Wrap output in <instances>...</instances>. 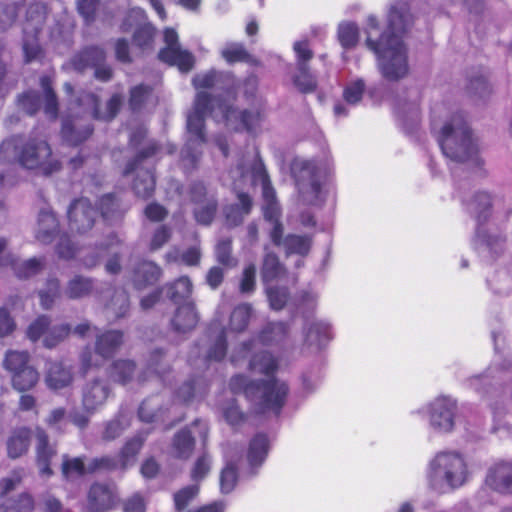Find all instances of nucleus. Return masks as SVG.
Here are the masks:
<instances>
[{
	"label": "nucleus",
	"mask_w": 512,
	"mask_h": 512,
	"mask_svg": "<svg viewBox=\"0 0 512 512\" xmlns=\"http://www.w3.org/2000/svg\"><path fill=\"white\" fill-rule=\"evenodd\" d=\"M409 18L408 12L393 6L388 14V30L378 40L370 36L366 39L367 47L377 55L382 76L388 81H398L409 72L407 48L402 39Z\"/></svg>",
	"instance_id": "obj_1"
},
{
	"label": "nucleus",
	"mask_w": 512,
	"mask_h": 512,
	"mask_svg": "<svg viewBox=\"0 0 512 512\" xmlns=\"http://www.w3.org/2000/svg\"><path fill=\"white\" fill-rule=\"evenodd\" d=\"M51 156L52 149L47 140L36 134H15L0 145V161L16 163L28 170L40 168L45 176L62 168L59 160H49Z\"/></svg>",
	"instance_id": "obj_2"
},
{
	"label": "nucleus",
	"mask_w": 512,
	"mask_h": 512,
	"mask_svg": "<svg viewBox=\"0 0 512 512\" xmlns=\"http://www.w3.org/2000/svg\"><path fill=\"white\" fill-rule=\"evenodd\" d=\"M229 389L233 394L242 393L248 401H254L256 415L271 413L275 417L281 415L290 394L288 383L277 377L249 379L243 374L230 378Z\"/></svg>",
	"instance_id": "obj_3"
},
{
	"label": "nucleus",
	"mask_w": 512,
	"mask_h": 512,
	"mask_svg": "<svg viewBox=\"0 0 512 512\" xmlns=\"http://www.w3.org/2000/svg\"><path fill=\"white\" fill-rule=\"evenodd\" d=\"M438 142L443 154L452 161L477 160L478 146L462 113H455L443 125Z\"/></svg>",
	"instance_id": "obj_4"
},
{
	"label": "nucleus",
	"mask_w": 512,
	"mask_h": 512,
	"mask_svg": "<svg viewBox=\"0 0 512 512\" xmlns=\"http://www.w3.org/2000/svg\"><path fill=\"white\" fill-rule=\"evenodd\" d=\"M2 366L10 376L12 388L19 393L31 391L39 383L40 373L31 363V355L26 350H7Z\"/></svg>",
	"instance_id": "obj_5"
},
{
	"label": "nucleus",
	"mask_w": 512,
	"mask_h": 512,
	"mask_svg": "<svg viewBox=\"0 0 512 512\" xmlns=\"http://www.w3.org/2000/svg\"><path fill=\"white\" fill-rule=\"evenodd\" d=\"M443 478L452 489L464 484L467 478V465L464 458L457 452H440L431 463L430 484L435 488L434 479Z\"/></svg>",
	"instance_id": "obj_6"
},
{
	"label": "nucleus",
	"mask_w": 512,
	"mask_h": 512,
	"mask_svg": "<svg viewBox=\"0 0 512 512\" xmlns=\"http://www.w3.org/2000/svg\"><path fill=\"white\" fill-rule=\"evenodd\" d=\"M123 104V97L119 93L113 94L106 104V111H101L100 98L92 92L82 91L77 97V105L82 113L87 114L88 118L96 120L111 121L119 113Z\"/></svg>",
	"instance_id": "obj_7"
},
{
	"label": "nucleus",
	"mask_w": 512,
	"mask_h": 512,
	"mask_svg": "<svg viewBox=\"0 0 512 512\" xmlns=\"http://www.w3.org/2000/svg\"><path fill=\"white\" fill-rule=\"evenodd\" d=\"M295 182L300 194L309 204L315 205L320 199L322 184L319 179V169L314 162L306 160L300 164L295 173Z\"/></svg>",
	"instance_id": "obj_8"
},
{
	"label": "nucleus",
	"mask_w": 512,
	"mask_h": 512,
	"mask_svg": "<svg viewBox=\"0 0 512 512\" xmlns=\"http://www.w3.org/2000/svg\"><path fill=\"white\" fill-rule=\"evenodd\" d=\"M96 209L88 198L74 199L67 211L68 225L71 232L85 234L95 224Z\"/></svg>",
	"instance_id": "obj_9"
},
{
	"label": "nucleus",
	"mask_w": 512,
	"mask_h": 512,
	"mask_svg": "<svg viewBox=\"0 0 512 512\" xmlns=\"http://www.w3.org/2000/svg\"><path fill=\"white\" fill-rule=\"evenodd\" d=\"M221 111L226 122L236 124V131H245L249 134L255 133L265 118L263 108L238 110L234 105L229 104L224 105Z\"/></svg>",
	"instance_id": "obj_10"
},
{
	"label": "nucleus",
	"mask_w": 512,
	"mask_h": 512,
	"mask_svg": "<svg viewBox=\"0 0 512 512\" xmlns=\"http://www.w3.org/2000/svg\"><path fill=\"white\" fill-rule=\"evenodd\" d=\"M35 463L39 474L51 477L54 472L51 468L52 459L57 455V444L50 441L49 434L40 426L35 428Z\"/></svg>",
	"instance_id": "obj_11"
},
{
	"label": "nucleus",
	"mask_w": 512,
	"mask_h": 512,
	"mask_svg": "<svg viewBox=\"0 0 512 512\" xmlns=\"http://www.w3.org/2000/svg\"><path fill=\"white\" fill-rule=\"evenodd\" d=\"M85 116L88 115L83 113L81 116H70L63 120L61 135L69 145L79 146L92 136L94 127Z\"/></svg>",
	"instance_id": "obj_12"
},
{
	"label": "nucleus",
	"mask_w": 512,
	"mask_h": 512,
	"mask_svg": "<svg viewBox=\"0 0 512 512\" xmlns=\"http://www.w3.org/2000/svg\"><path fill=\"white\" fill-rule=\"evenodd\" d=\"M457 404L448 397H439L430 406V423L439 431L450 432L454 427Z\"/></svg>",
	"instance_id": "obj_13"
},
{
	"label": "nucleus",
	"mask_w": 512,
	"mask_h": 512,
	"mask_svg": "<svg viewBox=\"0 0 512 512\" xmlns=\"http://www.w3.org/2000/svg\"><path fill=\"white\" fill-rule=\"evenodd\" d=\"M485 485L499 494L512 495V461L494 463L487 471Z\"/></svg>",
	"instance_id": "obj_14"
},
{
	"label": "nucleus",
	"mask_w": 512,
	"mask_h": 512,
	"mask_svg": "<svg viewBox=\"0 0 512 512\" xmlns=\"http://www.w3.org/2000/svg\"><path fill=\"white\" fill-rule=\"evenodd\" d=\"M88 508L91 512H105L115 507L117 493L109 484L94 482L87 494Z\"/></svg>",
	"instance_id": "obj_15"
},
{
	"label": "nucleus",
	"mask_w": 512,
	"mask_h": 512,
	"mask_svg": "<svg viewBox=\"0 0 512 512\" xmlns=\"http://www.w3.org/2000/svg\"><path fill=\"white\" fill-rule=\"evenodd\" d=\"M35 430L28 426L13 428L6 439L7 457L11 460L19 459L28 454Z\"/></svg>",
	"instance_id": "obj_16"
},
{
	"label": "nucleus",
	"mask_w": 512,
	"mask_h": 512,
	"mask_svg": "<svg viewBox=\"0 0 512 512\" xmlns=\"http://www.w3.org/2000/svg\"><path fill=\"white\" fill-rule=\"evenodd\" d=\"M163 274L161 267L150 260H139L131 272V282L137 290H144L159 282Z\"/></svg>",
	"instance_id": "obj_17"
},
{
	"label": "nucleus",
	"mask_w": 512,
	"mask_h": 512,
	"mask_svg": "<svg viewBox=\"0 0 512 512\" xmlns=\"http://www.w3.org/2000/svg\"><path fill=\"white\" fill-rule=\"evenodd\" d=\"M125 342L124 332L117 329H108L96 335L94 351L104 360L113 358Z\"/></svg>",
	"instance_id": "obj_18"
},
{
	"label": "nucleus",
	"mask_w": 512,
	"mask_h": 512,
	"mask_svg": "<svg viewBox=\"0 0 512 512\" xmlns=\"http://www.w3.org/2000/svg\"><path fill=\"white\" fill-rule=\"evenodd\" d=\"M209 390V383L203 376H191L174 391V398L179 403L189 405L204 398Z\"/></svg>",
	"instance_id": "obj_19"
},
{
	"label": "nucleus",
	"mask_w": 512,
	"mask_h": 512,
	"mask_svg": "<svg viewBox=\"0 0 512 512\" xmlns=\"http://www.w3.org/2000/svg\"><path fill=\"white\" fill-rule=\"evenodd\" d=\"M106 51L99 45H86L77 51L71 58V65L75 71L83 73L87 69L95 68L106 62Z\"/></svg>",
	"instance_id": "obj_20"
},
{
	"label": "nucleus",
	"mask_w": 512,
	"mask_h": 512,
	"mask_svg": "<svg viewBox=\"0 0 512 512\" xmlns=\"http://www.w3.org/2000/svg\"><path fill=\"white\" fill-rule=\"evenodd\" d=\"M110 394V388L101 379H94L83 388L82 405L86 412L93 414L103 405Z\"/></svg>",
	"instance_id": "obj_21"
},
{
	"label": "nucleus",
	"mask_w": 512,
	"mask_h": 512,
	"mask_svg": "<svg viewBox=\"0 0 512 512\" xmlns=\"http://www.w3.org/2000/svg\"><path fill=\"white\" fill-rule=\"evenodd\" d=\"M47 15V4L39 0L31 2L26 9L25 20L23 22V34L40 35L45 26Z\"/></svg>",
	"instance_id": "obj_22"
},
{
	"label": "nucleus",
	"mask_w": 512,
	"mask_h": 512,
	"mask_svg": "<svg viewBox=\"0 0 512 512\" xmlns=\"http://www.w3.org/2000/svg\"><path fill=\"white\" fill-rule=\"evenodd\" d=\"M158 59L170 66H177L184 73L191 71L195 65L192 53L182 50L180 46L161 48L158 52Z\"/></svg>",
	"instance_id": "obj_23"
},
{
	"label": "nucleus",
	"mask_w": 512,
	"mask_h": 512,
	"mask_svg": "<svg viewBox=\"0 0 512 512\" xmlns=\"http://www.w3.org/2000/svg\"><path fill=\"white\" fill-rule=\"evenodd\" d=\"M73 382L71 368L60 361H50L45 373V383L51 390L57 391L70 386Z\"/></svg>",
	"instance_id": "obj_24"
},
{
	"label": "nucleus",
	"mask_w": 512,
	"mask_h": 512,
	"mask_svg": "<svg viewBox=\"0 0 512 512\" xmlns=\"http://www.w3.org/2000/svg\"><path fill=\"white\" fill-rule=\"evenodd\" d=\"M60 224L56 215L50 210H41L35 238L42 244H50L59 234Z\"/></svg>",
	"instance_id": "obj_25"
},
{
	"label": "nucleus",
	"mask_w": 512,
	"mask_h": 512,
	"mask_svg": "<svg viewBox=\"0 0 512 512\" xmlns=\"http://www.w3.org/2000/svg\"><path fill=\"white\" fill-rule=\"evenodd\" d=\"M94 290V278L76 274L67 281L63 294L69 300H80L91 296Z\"/></svg>",
	"instance_id": "obj_26"
},
{
	"label": "nucleus",
	"mask_w": 512,
	"mask_h": 512,
	"mask_svg": "<svg viewBox=\"0 0 512 512\" xmlns=\"http://www.w3.org/2000/svg\"><path fill=\"white\" fill-rule=\"evenodd\" d=\"M98 210L102 218L107 222L122 220L128 210L121 199L114 193H107L100 197Z\"/></svg>",
	"instance_id": "obj_27"
},
{
	"label": "nucleus",
	"mask_w": 512,
	"mask_h": 512,
	"mask_svg": "<svg viewBox=\"0 0 512 512\" xmlns=\"http://www.w3.org/2000/svg\"><path fill=\"white\" fill-rule=\"evenodd\" d=\"M199 317L195 309V305L192 302L180 305L171 320L174 331L178 333H187L193 330Z\"/></svg>",
	"instance_id": "obj_28"
},
{
	"label": "nucleus",
	"mask_w": 512,
	"mask_h": 512,
	"mask_svg": "<svg viewBox=\"0 0 512 512\" xmlns=\"http://www.w3.org/2000/svg\"><path fill=\"white\" fill-rule=\"evenodd\" d=\"M166 413L167 409L158 395L145 398L138 408V417L145 423L164 422Z\"/></svg>",
	"instance_id": "obj_29"
},
{
	"label": "nucleus",
	"mask_w": 512,
	"mask_h": 512,
	"mask_svg": "<svg viewBox=\"0 0 512 512\" xmlns=\"http://www.w3.org/2000/svg\"><path fill=\"white\" fill-rule=\"evenodd\" d=\"M270 449V442L267 434L257 433L249 442L247 460L251 468L260 467L266 460Z\"/></svg>",
	"instance_id": "obj_30"
},
{
	"label": "nucleus",
	"mask_w": 512,
	"mask_h": 512,
	"mask_svg": "<svg viewBox=\"0 0 512 512\" xmlns=\"http://www.w3.org/2000/svg\"><path fill=\"white\" fill-rule=\"evenodd\" d=\"M248 369L252 372L263 374L267 378L276 377L279 361L271 352L263 350L253 354L249 361Z\"/></svg>",
	"instance_id": "obj_31"
},
{
	"label": "nucleus",
	"mask_w": 512,
	"mask_h": 512,
	"mask_svg": "<svg viewBox=\"0 0 512 512\" xmlns=\"http://www.w3.org/2000/svg\"><path fill=\"white\" fill-rule=\"evenodd\" d=\"M136 370L137 364L134 360L119 358L110 364L108 376L113 382L126 385L133 380Z\"/></svg>",
	"instance_id": "obj_32"
},
{
	"label": "nucleus",
	"mask_w": 512,
	"mask_h": 512,
	"mask_svg": "<svg viewBox=\"0 0 512 512\" xmlns=\"http://www.w3.org/2000/svg\"><path fill=\"white\" fill-rule=\"evenodd\" d=\"M260 274L264 282L274 281L287 274V269L278 255L275 252L267 251V247H265Z\"/></svg>",
	"instance_id": "obj_33"
},
{
	"label": "nucleus",
	"mask_w": 512,
	"mask_h": 512,
	"mask_svg": "<svg viewBox=\"0 0 512 512\" xmlns=\"http://www.w3.org/2000/svg\"><path fill=\"white\" fill-rule=\"evenodd\" d=\"M10 267L17 278L26 280L40 274L45 269L46 258L44 256H34L24 261H18L14 258Z\"/></svg>",
	"instance_id": "obj_34"
},
{
	"label": "nucleus",
	"mask_w": 512,
	"mask_h": 512,
	"mask_svg": "<svg viewBox=\"0 0 512 512\" xmlns=\"http://www.w3.org/2000/svg\"><path fill=\"white\" fill-rule=\"evenodd\" d=\"M469 211L474 214V217L479 225H483L491 215L492 199L491 195L487 192H477L472 199L467 203Z\"/></svg>",
	"instance_id": "obj_35"
},
{
	"label": "nucleus",
	"mask_w": 512,
	"mask_h": 512,
	"mask_svg": "<svg viewBox=\"0 0 512 512\" xmlns=\"http://www.w3.org/2000/svg\"><path fill=\"white\" fill-rule=\"evenodd\" d=\"M195 448V438L188 427L179 430L173 437L172 449L179 459H188Z\"/></svg>",
	"instance_id": "obj_36"
},
{
	"label": "nucleus",
	"mask_w": 512,
	"mask_h": 512,
	"mask_svg": "<svg viewBox=\"0 0 512 512\" xmlns=\"http://www.w3.org/2000/svg\"><path fill=\"white\" fill-rule=\"evenodd\" d=\"M238 203L232 204L225 209V217L227 221L237 225L243 221V217L250 214L253 202L248 193L239 192L237 194Z\"/></svg>",
	"instance_id": "obj_37"
},
{
	"label": "nucleus",
	"mask_w": 512,
	"mask_h": 512,
	"mask_svg": "<svg viewBox=\"0 0 512 512\" xmlns=\"http://www.w3.org/2000/svg\"><path fill=\"white\" fill-rule=\"evenodd\" d=\"M289 333V326L287 323L269 322L258 333V339L263 345H271L274 343L282 342Z\"/></svg>",
	"instance_id": "obj_38"
},
{
	"label": "nucleus",
	"mask_w": 512,
	"mask_h": 512,
	"mask_svg": "<svg viewBox=\"0 0 512 512\" xmlns=\"http://www.w3.org/2000/svg\"><path fill=\"white\" fill-rule=\"evenodd\" d=\"M144 442L145 438L137 435L128 439L124 443L117 457L120 463V470H126L127 467L134 462L136 456L141 451Z\"/></svg>",
	"instance_id": "obj_39"
},
{
	"label": "nucleus",
	"mask_w": 512,
	"mask_h": 512,
	"mask_svg": "<svg viewBox=\"0 0 512 512\" xmlns=\"http://www.w3.org/2000/svg\"><path fill=\"white\" fill-rule=\"evenodd\" d=\"M254 180H259L262 186V195L265 203L277 202L276 192L271 183L270 176L265 168L262 159H258L252 166Z\"/></svg>",
	"instance_id": "obj_40"
},
{
	"label": "nucleus",
	"mask_w": 512,
	"mask_h": 512,
	"mask_svg": "<svg viewBox=\"0 0 512 512\" xmlns=\"http://www.w3.org/2000/svg\"><path fill=\"white\" fill-rule=\"evenodd\" d=\"M153 94V87L148 84L140 83L130 88L128 106L131 112L138 113L142 111Z\"/></svg>",
	"instance_id": "obj_41"
},
{
	"label": "nucleus",
	"mask_w": 512,
	"mask_h": 512,
	"mask_svg": "<svg viewBox=\"0 0 512 512\" xmlns=\"http://www.w3.org/2000/svg\"><path fill=\"white\" fill-rule=\"evenodd\" d=\"M168 298L175 304L188 299L193 291V285L188 276H181L166 285Z\"/></svg>",
	"instance_id": "obj_42"
},
{
	"label": "nucleus",
	"mask_w": 512,
	"mask_h": 512,
	"mask_svg": "<svg viewBox=\"0 0 512 512\" xmlns=\"http://www.w3.org/2000/svg\"><path fill=\"white\" fill-rule=\"evenodd\" d=\"M222 57L229 64L238 62H245L252 66H260L261 62L257 58L253 57L241 43H234L227 46L222 51Z\"/></svg>",
	"instance_id": "obj_43"
},
{
	"label": "nucleus",
	"mask_w": 512,
	"mask_h": 512,
	"mask_svg": "<svg viewBox=\"0 0 512 512\" xmlns=\"http://www.w3.org/2000/svg\"><path fill=\"white\" fill-rule=\"evenodd\" d=\"M285 253L287 256L297 254L307 256L312 246V238L308 235L288 234L284 238Z\"/></svg>",
	"instance_id": "obj_44"
},
{
	"label": "nucleus",
	"mask_w": 512,
	"mask_h": 512,
	"mask_svg": "<svg viewBox=\"0 0 512 512\" xmlns=\"http://www.w3.org/2000/svg\"><path fill=\"white\" fill-rule=\"evenodd\" d=\"M331 339V327L322 321L312 322L306 332L305 341L318 348L324 346Z\"/></svg>",
	"instance_id": "obj_45"
},
{
	"label": "nucleus",
	"mask_w": 512,
	"mask_h": 512,
	"mask_svg": "<svg viewBox=\"0 0 512 512\" xmlns=\"http://www.w3.org/2000/svg\"><path fill=\"white\" fill-rule=\"evenodd\" d=\"M160 150L161 146L157 141H149L143 149L138 151L135 156L126 163L123 175L128 176L132 174L143 161L154 157Z\"/></svg>",
	"instance_id": "obj_46"
},
{
	"label": "nucleus",
	"mask_w": 512,
	"mask_h": 512,
	"mask_svg": "<svg viewBox=\"0 0 512 512\" xmlns=\"http://www.w3.org/2000/svg\"><path fill=\"white\" fill-rule=\"evenodd\" d=\"M61 294L62 290L60 280L56 277L47 278L44 289L40 290L38 293L42 308H52L55 301L60 298Z\"/></svg>",
	"instance_id": "obj_47"
},
{
	"label": "nucleus",
	"mask_w": 512,
	"mask_h": 512,
	"mask_svg": "<svg viewBox=\"0 0 512 512\" xmlns=\"http://www.w3.org/2000/svg\"><path fill=\"white\" fill-rule=\"evenodd\" d=\"M206 116L190 112L187 117V130L191 135L190 141L198 145L206 143Z\"/></svg>",
	"instance_id": "obj_48"
},
{
	"label": "nucleus",
	"mask_w": 512,
	"mask_h": 512,
	"mask_svg": "<svg viewBox=\"0 0 512 512\" xmlns=\"http://www.w3.org/2000/svg\"><path fill=\"white\" fill-rule=\"evenodd\" d=\"M22 50L24 62L27 64L33 61H42L45 56L44 50L39 43V35L23 34Z\"/></svg>",
	"instance_id": "obj_49"
},
{
	"label": "nucleus",
	"mask_w": 512,
	"mask_h": 512,
	"mask_svg": "<svg viewBox=\"0 0 512 512\" xmlns=\"http://www.w3.org/2000/svg\"><path fill=\"white\" fill-rule=\"evenodd\" d=\"M155 176L150 170L144 172L143 176H137L133 181V191L142 199H149L155 191Z\"/></svg>",
	"instance_id": "obj_50"
},
{
	"label": "nucleus",
	"mask_w": 512,
	"mask_h": 512,
	"mask_svg": "<svg viewBox=\"0 0 512 512\" xmlns=\"http://www.w3.org/2000/svg\"><path fill=\"white\" fill-rule=\"evenodd\" d=\"M293 83L304 94L312 93L317 88V80L310 73L308 64H299L298 73L293 77Z\"/></svg>",
	"instance_id": "obj_51"
},
{
	"label": "nucleus",
	"mask_w": 512,
	"mask_h": 512,
	"mask_svg": "<svg viewBox=\"0 0 512 512\" xmlns=\"http://www.w3.org/2000/svg\"><path fill=\"white\" fill-rule=\"evenodd\" d=\"M116 470H120V463L116 456L102 455L88 462V474L110 473Z\"/></svg>",
	"instance_id": "obj_52"
},
{
	"label": "nucleus",
	"mask_w": 512,
	"mask_h": 512,
	"mask_svg": "<svg viewBox=\"0 0 512 512\" xmlns=\"http://www.w3.org/2000/svg\"><path fill=\"white\" fill-rule=\"evenodd\" d=\"M252 309L250 304L236 306L230 315V328L235 332H243L249 325Z\"/></svg>",
	"instance_id": "obj_53"
},
{
	"label": "nucleus",
	"mask_w": 512,
	"mask_h": 512,
	"mask_svg": "<svg viewBox=\"0 0 512 512\" xmlns=\"http://www.w3.org/2000/svg\"><path fill=\"white\" fill-rule=\"evenodd\" d=\"M227 424L233 428L242 426L247 421V414L241 409L236 399H231L222 409Z\"/></svg>",
	"instance_id": "obj_54"
},
{
	"label": "nucleus",
	"mask_w": 512,
	"mask_h": 512,
	"mask_svg": "<svg viewBox=\"0 0 512 512\" xmlns=\"http://www.w3.org/2000/svg\"><path fill=\"white\" fill-rule=\"evenodd\" d=\"M165 352L163 349H155L151 352L147 371L155 374L161 380L171 373L172 367L169 363L163 361Z\"/></svg>",
	"instance_id": "obj_55"
},
{
	"label": "nucleus",
	"mask_w": 512,
	"mask_h": 512,
	"mask_svg": "<svg viewBox=\"0 0 512 512\" xmlns=\"http://www.w3.org/2000/svg\"><path fill=\"white\" fill-rule=\"evenodd\" d=\"M156 30L150 24L138 26L133 32V42L141 50L150 49L153 46Z\"/></svg>",
	"instance_id": "obj_56"
},
{
	"label": "nucleus",
	"mask_w": 512,
	"mask_h": 512,
	"mask_svg": "<svg viewBox=\"0 0 512 512\" xmlns=\"http://www.w3.org/2000/svg\"><path fill=\"white\" fill-rule=\"evenodd\" d=\"M194 209L195 220L202 225H210L215 218L218 203L214 197L206 199V202L198 204Z\"/></svg>",
	"instance_id": "obj_57"
},
{
	"label": "nucleus",
	"mask_w": 512,
	"mask_h": 512,
	"mask_svg": "<svg viewBox=\"0 0 512 512\" xmlns=\"http://www.w3.org/2000/svg\"><path fill=\"white\" fill-rule=\"evenodd\" d=\"M35 508L34 497L28 492H21L12 497L5 507L6 512H33Z\"/></svg>",
	"instance_id": "obj_58"
},
{
	"label": "nucleus",
	"mask_w": 512,
	"mask_h": 512,
	"mask_svg": "<svg viewBox=\"0 0 512 512\" xmlns=\"http://www.w3.org/2000/svg\"><path fill=\"white\" fill-rule=\"evenodd\" d=\"M338 39L345 49L355 47L359 40V28L355 23H344L338 28Z\"/></svg>",
	"instance_id": "obj_59"
},
{
	"label": "nucleus",
	"mask_w": 512,
	"mask_h": 512,
	"mask_svg": "<svg viewBox=\"0 0 512 512\" xmlns=\"http://www.w3.org/2000/svg\"><path fill=\"white\" fill-rule=\"evenodd\" d=\"M61 471L65 478H70L73 475L84 476L88 474V464L85 465L82 457L69 458L64 455Z\"/></svg>",
	"instance_id": "obj_60"
},
{
	"label": "nucleus",
	"mask_w": 512,
	"mask_h": 512,
	"mask_svg": "<svg viewBox=\"0 0 512 512\" xmlns=\"http://www.w3.org/2000/svg\"><path fill=\"white\" fill-rule=\"evenodd\" d=\"M198 493L199 486L197 484L185 486L175 492L173 495L175 510L177 512L184 511L192 502V500L198 495Z\"/></svg>",
	"instance_id": "obj_61"
},
{
	"label": "nucleus",
	"mask_w": 512,
	"mask_h": 512,
	"mask_svg": "<svg viewBox=\"0 0 512 512\" xmlns=\"http://www.w3.org/2000/svg\"><path fill=\"white\" fill-rule=\"evenodd\" d=\"M215 256L218 263L226 267H233L236 264L232 256V239L225 237L220 239L215 246Z\"/></svg>",
	"instance_id": "obj_62"
},
{
	"label": "nucleus",
	"mask_w": 512,
	"mask_h": 512,
	"mask_svg": "<svg viewBox=\"0 0 512 512\" xmlns=\"http://www.w3.org/2000/svg\"><path fill=\"white\" fill-rule=\"evenodd\" d=\"M18 105L27 115L33 116L41 108V96L34 90L25 91L19 95Z\"/></svg>",
	"instance_id": "obj_63"
},
{
	"label": "nucleus",
	"mask_w": 512,
	"mask_h": 512,
	"mask_svg": "<svg viewBox=\"0 0 512 512\" xmlns=\"http://www.w3.org/2000/svg\"><path fill=\"white\" fill-rule=\"evenodd\" d=\"M21 6L16 2L0 3V31H5L16 22Z\"/></svg>",
	"instance_id": "obj_64"
}]
</instances>
